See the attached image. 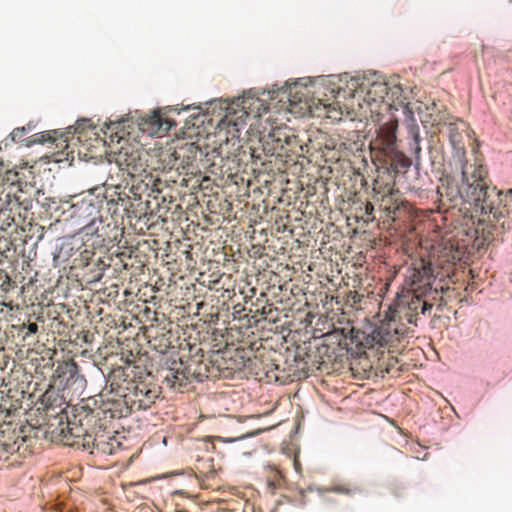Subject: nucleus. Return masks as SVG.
<instances>
[{
	"mask_svg": "<svg viewBox=\"0 0 512 512\" xmlns=\"http://www.w3.org/2000/svg\"><path fill=\"white\" fill-rule=\"evenodd\" d=\"M431 270L425 264L420 268L409 270L401 292L389 306L384 319L376 326L367 338L371 347H384L399 341L409 331L408 325H417L420 314L431 310L438 290L432 288Z\"/></svg>",
	"mask_w": 512,
	"mask_h": 512,
	"instance_id": "1",
	"label": "nucleus"
},
{
	"mask_svg": "<svg viewBox=\"0 0 512 512\" xmlns=\"http://www.w3.org/2000/svg\"><path fill=\"white\" fill-rule=\"evenodd\" d=\"M462 186L453 179L441 180L437 187L439 209L447 212L460 206L459 211H473L477 215L492 213L494 217L501 215L496 202L500 201L501 193L487 184V170L478 155L474 162L463 161L461 164Z\"/></svg>",
	"mask_w": 512,
	"mask_h": 512,
	"instance_id": "2",
	"label": "nucleus"
},
{
	"mask_svg": "<svg viewBox=\"0 0 512 512\" xmlns=\"http://www.w3.org/2000/svg\"><path fill=\"white\" fill-rule=\"evenodd\" d=\"M121 399L107 398L104 400V412L110 419L121 418L128 414L150 408L159 396V388L155 384L135 380Z\"/></svg>",
	"mask_w": 512,
	"mask_h": 512,
	"instance_id": "3",
	"label": "nucleus"
},
{
	"mask_svg": "<svg viewBox=\"0 0 512 512\" xmlns=\"http://www.w3.org/2000/svg\"><path fill=\"white\" fill-rule=\"evenodd\" d=\"M106 418H109V413L104 412V403L96 409L82 406L74 419L69 420L66 426L61 429L62 442L64 445L77 449H89V441H92L94 430H96L98 423Z\"/></svg>",
	"mask_w": 512,
	"mask_h": 512,
	"instance_id": "4",
	"label": "nucleus"
},
{
	"mask_svg": "<svg viewBox=\"0 0 512 512\" xmlns=\"http://www.w3.org/2000/svg\"><path fill=\"white\" fill-rule=\"evenodd\" d=\"M99 188L95 187L81 198L72 203V216L82 223L81 230L86 236H98L104 239L107 235L103 224L101 208L106 200L100 193L96 194Z\"/></svg>",
	"mask_w": 512,
	"mask_h": 512,
	"instance_id": "5",
	"label": "nucleus"
},
{
	"mask_svg": "<svg viewBox=\"0 0 512 512\" xmlns=\"http://www.w3.org/2000/svg\"><path fill=\"white\" fill-rule=\"evenodd\" d=\"M31 188L27 182H10V177L0 183V213L6 214V218L13 222L16 217L25 218V213L32 208V199L28 195Z\"/></svg>",
	"mask_w": 512,
	"mask_h": 512,
	"instance_id": "6",
	"label": "nucleus"
},
{
	"mask_svg": "<svg viewBox=\"0 0 512 512\" xmlns=\"http://www.w3.org/2000/svg\"><path fill=\"white\" fill-rule=\"evenodd\" d=\"M268 105L261 99L252 96H243L238 98L233 104L228 105L226 113L219 122L222 127H234L236 131L245 123L249 117L260 118L263 113L268 111Z\"/></svg>",
	"mask_w": 512,
	"mask_h": 512,
	"instance_id": "7",
	"label": "nucleus"
},
{
	"mask_svg": "<svg viewBox=\"0 0 512 512\" xmlns=\"http://www.w3.org/2000/svg\"><path fill=\"white\" fill-rule=\"evenodd\" d=\"M500 204L501 200L496 202V206L499 207L501 212H503ZM473 213L474 212L472 211L470 217L465 222L463 229L458 234L460 235L462 233L465 236V238L461 239L463 247L467 248L468 246H471L475 250H480L493 240L494 226L490 224V215H492L494 220H498L503 216V213L497 217H494L492 213H487L488 221L479 218L477 222L474 220L475 216ZM478 213L482 215L480 212Z\"/></svg>",
	"mask_w": 512,
	"mask_h": 512,
	"instance_id": "8",
	"label": "nucleus"
},
{
	"mask_svg": "<svg viewBox=\"0 0 512 512\" xmlns=\"http://www.w3.org/2000/svg\"><path fill=\"white\" fill-rule=\"evenodd\" d=\"M116 167L125 172L127 176L134 178L146 171V160L142 158V152L134 147H121L114 155Z\"/></svg>",
	"mask_w": 512,
	"mask_h": 512,
	"instance_id": "9",
	"label": "nucleus"
},
{
	"mask_svg": "<svg viewBox=\"0 0 512 512\" xmlns=\"http://www.w3.org/2000/svg\"><path fill=\"white\" fill-rule=\"evenodd\" d=\"M196 378L195 372L181 360H173L169 367L163 369V383L177 391L182 392Z\"/></svg>",
	"mask_w": 512,
	"mask_h": 512,
	"instance_id": "10",
	"label": "nucleus"
},
{
	"mask_svg": "<svg viewBox=\"0 0 512 512\" xmlns=\"http://www.w3.org/2000/svg\"><path fill=\"white\" fill-rule=\"evenodd\" d=\"M132 375H134V367L130 365L113 368L107 376V385H109L110 390L103 394L102 397H105V400L107 398L121 399V394H125L127 392L126 388H130L135 381Z\"/></svg>",
	"mask_w": 512,
	"mask_h": 512,
	"instance_id": "11",
	"label": "nucleus"
},
{
	"mask_svg": "<svg viewBox=\"0 0 512 512\" xmlns=\"http://www.w3.org/2000/svg\"><path fill=\"white\" fill-rule=\"evenodd\" d=\"M397 128L398 121L396 119H390L381 125L377 130L376 138L372 142L374 147L387 155L395 153Z\"/></svg>",
	"mask_w": 512,
	"mask_h": 512,
	"instance_id": "12",
	"label": "nucleus"
},
{
	"mask_svg": "<svg viewBox=\"0 0 512 512\" xmlns=\"http://www.w3.org/2000/svg\"><path fill=\"white\" fill-rule=\"evenodd\" d=\"M137 124L139 129L149 136L163 135L167 133L172 126V123L168 119L162 118L157 111L139 117Z\"/></svg>",
	"mask_w": 512,
	"mask_h": 512,
	"instance_id": "13",
	"label": "nucleus"
},
{
	"mask_svg": "<svg viewBox=\"0 0 512 512\" xmlns=\"http://www.w3.org/2000/svg\"><path fill=\"white\" fill-rule=\"evenodd\" d=\"M105 424L100 421L97 425L96 430H94L92 434V441H89V451L90 453L101 454H112L115 448L116 440L111 438L108 433L104 431Z\"/></svg>",
	"mask_w": 512,
	"mask_h": 512,
	"instance_id": "14",
	"label": "nucleus"
},
{
	"mask_svg": "<svg viewBox=\"0 0 512 512\" xmlns=\"http://www.w3.org/2000/svg\"><path fill=\"white\" fill-rule=\"evenodd\" d=\"M402 94V88L395 85L393 88H389L385 82H373L368 91L367 96L374 102H384L386 98H398Z\"/></svg>",
	"mask_w": 512,
	"mask_h": 512,
	"instance_id": "15",
	"label": "nucleus"
},
{
	"mask_svg": "<svg viewBox=\"0 0 512 512\" xmlns=\"http://www.w3.org/2000/svg\"><path fill=\"white\" fill-rule=\"evenodd\" d=\"M73 127H69L67 132L59 133L57 130L44 131L40 133H36L31 136V139L28 141V145L31 144H44L48 142H59L57 147L60 145L64 148L68 147L67 142L69 141V135L71 134V129Z\"/></svg>",
	"mask_w": 512,
	"mask_h": 512,
	"instance_id": "16",
	"label": "nucleus"
},
{
	"mask_svg": "<svg viewBox=\"0 0 512 512\" xmlns=\"http://www.w3.org/2000/svg\"><path fill=\"white\" fill-rule=\"evenodd\" d=\"M282 134V129L279 127L272 129V131L268 134V138L271 139L273 143H275L272 149H269L268 152L274 153L277 150H282L285 144H290V138L288 136H284V138H282Z\"/></svg>",
	"mask_w": 512,
	"mask_h": 512,
	"instance_id": "17",
	"label": "nucleus"
},
{
	"mask_svg": "<svg viewBox=\"0 0 512 512\" xmlns=\"http://www.w3.org/2000/svg\"><path fill=\"white\" fill-rule=\"evenodd\" d=\"M77 364L73 361L63 362L55 369V374L58 378H72L77 372Z\"/></svg>",
	"mask_w": 512,
	"mask_h": 512,
	"instance_id": "18",
	"label": "nucleus"
},
{
	"mask_svg": "<svg viewBox=\"0 0 512 512\" xmlns=\"http://www.w3.org/2000/svg\"><path fill=\"white\" fill-rule=\"evenodd\" d=\"M327 491L344 495H354L356 493L361 492V489L356 485L344 483L332 485L330 488L327 489Z\"/></svg>",
	"mask_w": 512,
	"mask_h": 512,
	"instance_id": "19",
	"label": "nucleus"
},
{
	"mask_svg": "<svg viewBox=\"0 0 512 512\" xmlns=\"http://www.w3.org/2000/svg\"><path fill=\"white\" fill-rule=\"evenodd\" d=\"M124 121H116V122H110L109 124H105V129H102L103 134L106 136L108 131H111V134L109 135L110 142H119L122 136L118 135L117 130L120 126H122Z\"/></svg>",
	"mask_w": 512,
	"mask_h": 512,
	"instance_id": "20",
	"label": "nucleus"
},
{
	"mask_svg": "<svg viewBox=\"0 0 512 512\" xmlns=\"http://www.w3.org/2000/svg\"><path fill=\"white\" fill-rule=\"evenodd\" d=\"M166 157L163 159L164 162H167V166H164L163 169H179L180 166L184 167V162L178 164V160L180 159V151H174L172 153L166 154Z\"/></svg>",
	"mask_w": 512,
	"mask_h": 512,
	"instance_id": "21",
	"label": "nucleus"
},
{
	"mask_svg": "<svg viewBox=\"0 0 512 512\" xmlns=\"http://www.w3.org/2000/svg\"><path fill=\"white\" fill-rule=\"evenodd\" d=\"M324 109L326 111L327 117L331 119H340L341 117V111L336 107V104L330 103L325 104L323 103Z\"/></svg>",
	"mask_w": 512,
	"mask_h": 512,
	"instance_id": "22",
	"label": "nucleus"
},
{
	"mask_svg": "<svg viewBox=\"0 0 512 512\" xmlns=\"http://www.w3.org/2000/svg\"><path fill=\"white\" fill-rule=\"evenodd\" d=\"M31 130V127H17L11 133L10 137L13 142L19 141L28 131Z\"/></svg>",
	"mask_w": 512,
	"mask_h": 512,
	"instance_id": "23",
	"label": "nucleus"
},
{
	"mask_svg": "<svg viewBox=\"0 0 512 512\" xmlns=\"http://www.w3.org/2000/svg\"><path fill=\"white\" fill-rule=\"evenodd\" d=\"M413 142H414L413 151H414V155H415V165L419 166L420 165L421 147H420V136L418 134H416L414 136Z\"/></svg>",
	"mask_w": 512,
	"mask_h": 512,
	"instance_id": "24",
	"label": "nucleus"
},
{
	"mask_svg": "<svg viewBox=\"0 0 512 512\" xmlns=\"http://www.w3.org/2000/svg\"><path fill=\"white\" fill-rule=\"evenodd\" d=\"M86 120H83L81 122H77L75 127H74V132L73 134H77V140L78 141H81L82 137L84 136L85 134V128L84 126L86 125Z\"/></svg>",
	"mask_w": 512,
	"mask_h": 512,
	"instance_id": "25",
	"label": "nucleus"
},
{
	"mask_svg": "<svg viewBox=\"0 0 512 512\" xmlns=\"http://www.w3.org/2000/svg\"><path fill=\"white\" fill-rule=\"evenodd\" d=\"M396 158L398 159L399 161V164L402 168L404 169H407L410 167L411 165V161L409 158H407L405 155L399 153V154H396Z\"/></svg>",
	"mask_w": 512,
	"mask_h": 512,
	"instance_id": "26",
	"label": "nucleus"
},
{
	"mask_svg": "<svg viewBox=\"0 0 512 512\" xmlns=\"http://www.w3.org/2000/svg\"><path fill=\"white\" fill-rule=\"evenodd\" d=\"M27 329L29 334H36L38 332V325L36 323H29Z\"/></svg>",
	"mask_w": 512,
	"mask_h": 512,
	"instance_id": "27",
	"label": "nucleus"
},
{
	"mask_svg": "<svg viewBox=\"0 0 512 512\" xmlns=\"http://www.w3.org/2000/svg\"><path fill=\"white\" fill-rule=\"evenodd\" d=\"M374 211V206L371 202L365 204V213L367 216H371Z\"/></svg>",
	"mask_w": 512,
	"mask_h": 512,
	"instance_id": "28",
	"label": "nucleus"
},
{
	"mask_svg": "<svg viewBox=\"0 0 512 512\" xmlns=\"http://www.w3.org/2000/svg\"><path fill=\"white\" fill-rule=\"evenodd\" d=\"M140 186H135L134 184H132V187H131V192L133 193L135 199H140L141 198V194L138 193V190H139Z\"/></svg>",
	"mask_w": 512,
	"mask_h": 512,
	"instance_id": "29",
	"label": "nucleus"
},
{
	"mask_svg": "<svg viewBox=\"0 0 512 512\" xmlns=\"http://www.w3.org/2000/svg\"><path fill=\"white\" fill-rule=\"evenodd\" d=\"M103 185H105V186H111V187H112V186H115V187H118V186H119L118 184L114 183V181H113V177H112V176L108 177V178L103 182Z\"/></svg>",
	"mask_w": 512,
	"mask_h": 512,
	"instance_id": "30",
	"label": "nucleus"
},
{
	"mask_svg": "<svg viewBox=\"0 0 512 512\" xmlns=\"http://www.w3.org/2000/svg\"><path fill=\"white\" fill-rule=\"evenodd\" d=\"M451 142L455 145L456 143H460V140L457 139V135H451Z\"/></svg>",
	"mask_w": 512,
	"mask_h": 512,
	"instance_id": "31",
	"label": "nucleus"
},
{
	"mask_svg": "<svg viewBox=\"0 0 512 512\" xmlns=\"http://www.w3.org/2000/svg\"><path fill=\"white\" fill-rule=\"evenodd\" d=\"M452 260H460L461 259V256L459 254V251L457 250V254H453L451 256Z\"/></svg>",
	"mask_w": 512,
	"mask_h": 512,
	"instance_id": "32",
	"label": "nucleus"
},
{
	"mask_svg": "<svg viewBox=\"0 0 512 512\" xmlns=\"http://www.w3.org/2000/svg\"><path fill=\"white\" fill-rule=\"evenodd\" d=\"M459 150H461V153L464 155L465 154V151L463 149V147H460Z\"/></svg>",
	"mask_w": 512,
	"mask_h": 512,
	"instance_id": "33",
	"label": "nucleus"
},
{
	"mask_svg": "<svg viewBox=\"0 0 512 512\" xmlns=\"http://www.w3.org/2000/svg\"><path fill=\"white\" fill-rule=\"evenodd\" d=\"M168 347H169V345H165V346H164V349H162V350H161V352H164V351H165V349H166V348H168Z\"/></svg>",
	"mask_w": 512,
	"mask_h": 512,
	"instance_id": "34",
	"label": "nucleus"
},
{
	"mask_svg": "<svg viewBox=\"0 0 512 512\" xmlns=\"http://www.w3.org/2000/svg\"><path fill=\"white\" fill-rule=\"evenodd\" d=\"M479 324H482V321L479 322ZM484 325H487V322H483Z\"/></svg>",
	"mask_w": 512,
	"mask_h": 512,
	"instance_id": "35",
	"label": "nucleus"
}]
</instances>
